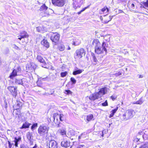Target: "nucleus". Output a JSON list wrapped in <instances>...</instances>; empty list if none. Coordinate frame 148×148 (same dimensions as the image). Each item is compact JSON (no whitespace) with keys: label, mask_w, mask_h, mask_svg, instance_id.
<instances>
[{"label":"nucleus","mask_w":148,"mask_h":148,"mask_svg":"<svg viewBox=\"0 0 148 148\" xmlns=\"http://www.w3.org/2000/svg\"><path fill=\"white\" fill-rule=\"evenodd\" d=\"M107 37V36H105L104 37V39H105V40H106V41H109L110 40V38H109V39H106V37Z\"/></svg>","instance_id":"62"},{"label":"nucleus","mask_w":148,"mask_h":148,"mask_svg":"<svg viewBox=\"0 0 148 148\" xmlns=\"http://www.w3.org/2000/svg\"><path fill=\"white\" fill-rule=\"evenodd\" d=\"M43 77H39L38 78V79H40L42 81L46 82H49L51 80L50 77L49 76H47L46 77H44V76H43Z\"/></svg>","instance_id":"19"},{"label":"nucleus","mask_w":148,"mask_h":148,"mask_svg":"<svg viewBox=\"0 0 148 148\" xmlns=\"http://www.w3.org/2000/svg\"><path fill=\"white\" fill-rule=\"evenodd\" d=\"M140 8H145V6L144 5L143 6V3H141H141H140Z\"/></svg>","instance_id":"57"},{"label":"nucleus","mask_w":148,"mask_h":148,"mask_svg":"<svg viewBox=\"0 0 148 148\" xmlns=\"http://www.w3.org/2000/svg\"><path fill=\"white\" fill-rule=\"evenodd\" d=\"M143 101L142 100V98H140L138 101H136L135 103H134L138 104H141L143 103Z\"/></svg>","instance_id":"34"},{"label":"nucleus","mask_w":148,"mask_h":148,"mask_svg":"<svg viewBox=\"0 0 148 148\" xmlns=\"http://www.w3.org/2000/svg\"><path fill=\"white\" fill-rule=\"evenodd\" d=\"M58 49L60 51H63L65 49V46L63 44H60L58 46Z\"/></svg>","instance_id":"30"},{"label":"nucleus","mask_w":148,"mask_h":148,"mask_svg":"<svg viewBox=\"0 0 148 148\" xmlns=\"http://www.w3.org/2000/svg\"><path fill=\"white\" fill-rule=\"evenodd\" d=\"M22 105V103L20 101H17L16 103L13 106V107L15 110H18Z\"/></svg>","instance_id":"16"},{"label":"nucleus","mask_w":148,"mask_h":148,"mask_svg":"<svg viewBox=\"0 0 148 148\" xmlns=\"http://www.w3.org/2000/svg\"><path fill=\"white\" fill-rule=\"evenodd\" d=\"M59 119L60 121H62L64 119V115L62 114H60L59 115Z\"/></svg>","instance_id":"39"},{"label":"nucleus","mask_w":148,"mask_h":148,"mask_svg":"<svg viewBox=\"0 0 148 148\" xmlns=\"http://www.w3.org/2000/svg\"><path fill=\"white\" fill-rule=\"evenodd\" d=\"M26 137L28 141L33 139L32 134L30 132H28L27 133Z\"/></svg>","instance_id":"25"},{"label":"nucleus","mask_w":148,"mask_h":148,"mask_svg":"<svg viewBox=\"0 0 148 148\" xmlns=\"http://www.w3.org/2000/svg\"><path fill=\"white\" fill-rule=\"evenodd\" d=\"M58 127H61V128H63V127H65V126L62 123H60L58 125Z\"/></svg>","instance_id":"42"},{"label":"nucleus","mask_w":148,"mask_h":148,"mask_svg":"<svg viewBox=\"0 0 148 148\" xmlns=\"http://www.w3.org/2000/svg\"><path fill=\"white\" fill-rule=\"evenodd\" d=\"M13 114L15 118H19L21 116L20 112L19 111H18L17 110H15L14 111Z\"/></svg>","instance_id":"20"},{"label":"nucleus","mask_w":148,"mask_h":148,"mask_svg":"<svg viewBox=\"0 0 148 148\" xmlns=\"http://www.w3.org/2000/svg\"><path fill=\"white\" fill-rule=\"evenodd\" d=\"M73 5L75 9L80 8L83 2V0H73Z\"/></svg>","instance_id":"10"},{"label":"nucleus","mask_w":148,"mask_h":148,"mask_svg":"<svg viewBox=\"0 0 148 148\" xmlns=\"http://www.w3.org/2000/svg\"><path fill=\"white\" fill-rule=\"evenodd\" d=\"M143 133L142 131H140L138 133V134L140 135L142 134Z\"/></svg>","instance_id":"64"},{"label":"nucleus","mask_w":148,"mask_h":148,"mask_svg":"<svg viewBox=\"0 0 148 148\" xmlns=\"http://www.w3.org/2000/svg\"><path fill=\"white\" fill-rule=\"evenodd\" d=\"M49 148H58V145L57 143L54 140H51L49 142Z\"/></svg>","instance_id":"11"},{"label":"nucleus","mask_w":148,"mask_h":148,"mask_svg":"<svg viewBox=\"0 0 148 148\" xmlns=\"http://www.w3.org/2000/svg\"><path fill=\"white\" fill-rule=\"evenodd\" d=\"M48 7L45 4H43L42 5L40 9V11H45L47 10Z\"/></svg>","instance_id":"27"},{"label":"nucleus","mask_w":148,"mask_h":148,"mask_svg":"<svg viewBox=\"0 0 148 148\" xmlns=\"http://www.w3.org/2000/svg\"><path fill=\"white\" fill-rule=\"evenodd\" d=\"M87 135L86 132H84L82 133L80 136H79L78 139L80 141V140L82 139H84L85 138Z\"/></svg>","instance_id":"24"},{"label":"nucleus","mask_w":148,"mask_h":148,"mask_svg":"<svg viewBox=\"0 0 148 148\" xmlns=\"http://www.w3.org/2000/svg\"><path fill=\"white\" fill-rule=\"evenodd\" d=\"M75 54L76 55L74 56V58L75 59L81 58L82 57L83 55H85V50L83 48L77 49L76 51Z\"/></svg>","instance_id":"6"},{"label":"nucleus","mask_w":148,"mask_h":148,"mask_svg":"<svg viewBox=\"0 0 148 148\" xmlns=\"http://www.w3.org/2000/svg\"><path fill=\"white\" fill-rule=\"evenodd\" d=\"M104 132H105V131L103 130L102 132H99V133H98V134H99V135H101V136L102 137H103L104 136Z\"/></svg>","instance_id":"46"},{"label":"nucleus","mask_w":148,"mask_h":148,"mask_svg":"<svg viewBox=\"0 0 148 148\" xmlns=\"http://www.w3.org/2000/svg\"><path fill=\"white\" fill-rule=\"evenodd\" d=\"M29 142V144L30 145H32L33 144V139L32 140H30L28 141Z\"/></svg>","instance_id":"56"},{"label":"nucleus","mask_w":148,"mask_h":148,"mask_svg":"<svg viewBox=\"0 0 148 148\" xmlns=\"http://www.w3.org/2000/svg\"><path fill=\"white\" fill-rule=\"evenodd\" d=\"M36 30L38 32H40L41 30V28L40 27H37Z\"/></svg>","instance_id":"55"},{"label":"nucleus","mask_w":148,"mask_h":148,"mask_svg":"<svg viewBox=\"0 0 148 148\" xmlns=\"http://www.w3.org/2000/svg\"><path fill=\"white\" fill-rule=\"evenodd\" d=\"M58 132L62 136H66V131L65 127L61 128L58 130Z\"/></svg>","instance_id":"18"},{"label":"nucleus","mask_w":148,"mask_h":148,"mask_svg":"<svg viewBox=\"0 0 148 148\" xmlns=\"http://www.w3.org/2000/svg\"><path fill=\"white\" fill-rule=\"evenodd\" d=\"M67 74V72L66 71L61 72L60 74L61 76L62 77H65Z\"/></svg>","instance_id":"36"},{"label":"nucleus","mask_w":148,"mask_h":148,"mask_svg":"<svg viewBox=\"0 0 148 148\" xmlns=\"http://www.w3.org/2000/svg\"><path fill=\"white\" fill-rule=\"evenodd\" d=\"M100 95L97 92L90 95L89 97V99L91 101H94L100 98Z\"/></svg>","instance_id":"12"},{"label":"nucleus","mask_w":148,"mask_h":148,"mask_svg":"<svg viewBox=\"0 0 148 148\" xmlns=\"http://www.w3.org/2000/svg\"><path fill=\"white\" fill-rule=\"evenodd\" d=\"M13 142L14 143V145L15 147H18V144L20 142H21V137L20 136H18L14 137Z\"/></svg>","instance_id":"13"},{"label":"nucleus","mask_w":148,"mask_h":148,"mask_svg":"<svg viewBox=\"0 0 148 148\" xmlns=\"http://www.w3.org/2000/svg\"><path fill=\"white\" fill-rule=\"evenodd\" d=\"M106 10H107V12L109 11V9L106 7H104L101 9V11L103 12H105Z\"/></svg>","instance_id":"48"},{"label":"nucleus","mask_w":148,"mask_h":148,"mask_svg":"<svg viewBox=\"0 0 148 148\" xmlns=\"http://www.w3.org/2000/svg\"><path fill=\"white\" fill-rule=\"evenodd\" d=\"M118 107H116V108L114 109V110H112L111 112L112 113L114 114L116 113V112L117 110H118Z\"/></svg>","instance_id":"45"},{"label":"nucleus","mask_w":148,"mask_h":148,"mask_svg":"<svg viewBox=\"0 0 148 148\" xmlns=\"http://www.w3.org/2000/svg\"><path fill=\"white\" fill-rule=\"evenodd\" d=\"M49 127L44 125H40L38 129V133L41 136H43L48 133Z\"/></svg>","instance_id":"5"},{"label":"nucleus","mask_w":148,"mask_h":148,"mask_svg":"<svg viewBox=\"0 0 148 148\" xmlns=\"http://www.w3.org/2000/svg\"><path fill=\"white\" fill-rule=\"evenodd\" d=\"M44 95H52V93H51L50 94L48 93H45V94H44Z\"/></svg>","instance_id":"63"},{"label":"nucleus","mask_w":148,"mask_h":148,"mask_svg":"<svg viewBox=\"0 0 148 148\" xmlns=\"http://www.w3.org/2000/svg\"><path fill=\"white\" fill-rule=\"evenodd\" d=\"M38 124L37 123H35L33 124L31 127V129L32 130H33L35 129L37 127Z\"/></svg>","instance_id":"35"},{"label":"nucleus","mask_w":148,"mask_h":148,"mask_svg":"<svg viewBox=\"0 0 148 148\" xmlns=\"http://www.w3.org/2000/svg\"><path fill=\"white\" fill-rule=\"evenodd\" d=\"M78 133H79L78 132L75 131L73 129H71L69 130L68 133V134L69 135V136H73L76 135L77 136Z\"/></svg>","instance_id":"17"},{"label":"nucleus","mask_w":148,"mask_h":148,"mask_svg":"<svg viewBox=\"0 0 148 148\" xmlns=\"http://www.w3.org/2000/svg\"><path fill=\"white\" fill-rule=\"evenodd\" d=\"M89 6H88L87 7H85L84 8H83L82 10H81L79 12L77 13V14H81V13L84 11L87 8H88L89 7Z\"/></svg>","instance_id":"41"},{"label":"nucleus","mask_w":148,"mask_h":148,"mask_svg":"<svg viewBox=\"0 0 148 148\" xmlns=\"http://www.w3.org/2000/svg\"><path fill=\"white\" fill-rule=\"evenodd\" d=\"M13 47L16 49L20 50L19 48L17 46L15 45H13Z\"/></svg>","instance_id":"53"},{"label":"nucleus","mask_w":148,"mask_h":148,"mask_svg":"<svg viewBox=\"0 0 148 148\" xmlns=\"http://www.w3.org/2000/svg\"><path fill=\"white\" fill-rule=\"evenodd\" d=\"M15 83L16 84L23 85V83L22 79L16 78L15 79Z\"/></svg>","instance_id":"22"},{"label":"nucleus","mask_w":148,"mask_h":148,"mask_svg":"<svg viewBox=\"0 0 148 148\" xmlns=\"http://www.w3.org/2000/svg\"><path fill=\"white\" fill-rule=\"evenodd\" d=\"M76 148H85V147L84 145H78Z\"/></svg>","instance_id":"54"},{"label":"nucleus","mask_w":148,"mask_h":148,"mask_svg":"<svg viewBox=\"0 0 148 148\" xmlns=\"http://www.w3.org/2000/svg\"><path fill=\"white\" fill-rule=\"evenodd\" d=\"M131 7L132 8H134L135 5L134 3H132L131 5Z\"/></svg>","instance_id":"60"},{"label":"nucleus","mask_w":148,"mask_h":148,"mask_svg":"<svg viewBox=\"0 0 148 148\" xmlns=\"http://www.w3.org/2000/svg\"><path fill=\"white\" fill-rule=\"evenodd\" d=\"M61 145L62 147L67 148L69 147L70 145V142L69 140H64L61 142Z\"/></svg>","instance_id":"14"},{"label":"nucleus","mask_w":148,"mask_h":148,"mask_svg":"<svg viewBox=\"0 0 148 148\" xmlns=\"http://www.w3.org/2000/svg\"><path fill=\"white\" fill-rule=\"evenodd\" d=\"M84 71L82 69H77L73 71V75H76L77 74H80Z\"/></svg>","instance_id":"26"},{"label":"nucleus","mask_w":148,"mask_h":148,"mask_svg":"<svg viewBox=\"0 0 148 148\" xmlns=\"http://www.w3.org/2000/svg\"><path fill=\"white\" fill-rule=\"evenodd\" d=\"M121 74H122V73L121 72H117L116 73H115V74L114 75L116 76H119L121 75Z\"/></svg>","instance_id":"51"},{"label":"nucleus","mask_w":148,"mask_h":148,"mask_svg":"<svg viewBox=\"0 0 148 148\" xmlns=\"http://www.w3.org/2000/svg\"><path fill=\"white\" fill-rule=\"evenodd\" d=\"M7 89L10 92L12 95L14 97H16L17 94V88L14 86H9Z\"/></svg>","instance_id":"8"},{"label":"nucleus","mask_w":148,"mask_h":148,"mask_svg":"<svg viewBox=\"0 0 148 148\" xmlns=\"http://www.w3.org/2000/svg\"><path fill=\"white\" fill-rule=\"evenodd\" d=\"M92 60H93L94 63L95 64H96L97 63V62L98 61L96 58L95 55L93 54L92 55Z\"/></svg>","instance_id":"31"},{"label":"nucleus","mask_w":148,"mask_h":148,"mask_svg":"<svg viewBox=\"0 0 148 148\" xmlns=\"http://www.w3.org/2000/svg\"><path fill=\"white\" fill-rule=\"evenodd\" d=\"M21 35L20 36H22L23 38H27L29 36V35L25 31L21 32H20Z\"/></svg>","instance_id":"23"},{"label":"nucleus","mask_w":148,"mask_h":148,"mask_svg":"<svg viewBox=\"0 0 148 148\" xmlns=\"http://www.w3.org/2000/svg\"><path fill=\"white\" fill-rule=\"evenodd\" d=\"M102 105L103 106H108V103L107 100H106L105 102L102 103Z\"/></svg>","instance_id":"47"},{"label":"nucleus","mask_w":148,"mask_h":148,"mask_svg":"<svg viewBox=\"0 0 148 148\" xmlns=\"http://www.w3.org/2000/svg\"><path fill=\"white\" fill-rule=\"evenodd\" d=\"M20 148H29L28 146L24 144H21L20 145Z\"/></svg>","instance_id":"44"},{"label":"nucleus","mask_w":148,"mask_h":148,"mask_svg":"<svg viewBox=\"0 0 148 148\" xmlns=\"http://www.w3.org/2000/svg\"><path fill=\"white\" fill-rule=\"evenodd\" d=\"M21 69L20 66H15L9 77L13 79L15 77L21 74Z\"/></svg>","instance_id":"4"},{"label":"nucleus","mask_w":148,"mask_h":148,"mask_svg":"<svg viewBox=\"0 0 148 148\" xmlns=\"http://www.w3.org/2000/svg\"><path fill=\"white\" fill-rule=\"evenodd\" d=\"M41 44L45 47L47 48H48L49 47V43L46 40L43 39L41 42Z\"/></svg>","instance_id":"21"},{"label":"nucleus","mask_w":148,"mask_h":148,"mask_svg":"<svg viewBox=\"0 0 148 148\" xmlns=\"http://www.w3.org/2000/svg\"><path fill=\"white\" fill-rule=\"evenodd\" d=\"M140 140V138H135L134 140L136 141V142H138V141H139V140Z\"/></svg>","instance_id":"58"},{"label":"nucleus","mask_w":148,"mask_h":148,"mask_svg":"<svg viewBox=\"0 0 148 148\" xmlns=\"http://www.w3.org/2000/svg\"><path fill=\"white\" fill-rule=\"evenodd\" d=\"M52 9L49 8L47 10H46L45 11L44 13V16H47L50 15V13L52 12Z\"/></svg>","instance_id":"28"},{"label":"nucleus","mask_w":148,"mask_h":148,"mask_svg":"<svg viewBox=\"0 0 148 148\" xmlns=\"http://www.w3.org/2000/svg\"><path fill=\"white\" fill-rule=\"evenodd\" d=\"M141 3L143 4L145 6L148 8V0H147L146 2H141Z\"/></svg>","instance_id":"40"},{"label":"nucleus","mask_w":148,"mask_h":148,"mask_svg":"<svg viewBox=\"0 0 148 148\" xmlns=\"http://www.w3.org/2000/svg\"><path fill=\"white\" fill-rule=\"evenodd\" d=\"M30 125V124L29 123L27 122H25V123H24L22 126L21 127V128H27L29 127V125Z\"/></svg>","instance_id":"29"},{"label":"nucleus","mask_w":148,"mask_h":148,"mask_svg":"<svg viewBox=\"0 0 148 148\" xmlns=\"http://www.w3.org/2000/svg\"><path fill=\"white\" fill-rule=\"evenodd\" d=\"M66 93L67 95L71 94L72 92L69 90H65Z\"/></svg>","instance_id":"50"},{"label":"nucleus","mask_w":148,"mask_h":148,"mask_svg":"<svg viewBox=\"0 0 148 148\" xmlns=\"http://www.w3.org/2000/svg\"><path fill=\"white\" fill-rule=\"evenodd\" d=\"M110 98L113 101H114L117 98V96L115 95H112L111 96Z\"/></svg>","instance_id":"52"},{"label":"nucleus","mask_w":148,"mask_h":148,"mask_svg":"<svg viewBox=\"0 0 148 148\" xmlns=\"http://www.w3.org/2000/svg\"><path fill=\"white\" fill-rule=\"evenodd\" d=\"M109 16V20L108 21H106L104 22L105 24H106L107 23H108V22L111 21V20L112 19V18H113V16Z\"/></svg>","instance_id":"43"},{"label":"nucleus","mask_w":148,"mask_h":148,"mask_svg":"<svg viewBox=\"0 0 148 148\" xmlns=\"http://www.w3.org/2000/svg\"><path fill=\"white\" fill-rule=\"evenodd\" d=\"M141 148H148V146L147 144H145L140 147Z\"/></svg>","instance_id":"49"},{"label":"nucleus","mask_w":148,"mask_h":148,"mask_svg":"<svg viewBox=\"0 0 148 148\" xmlns=\"http://www.w3.org/2000/svg\"><path fill=\"white\" fill-rule=\"evenodd\" d=\"M135 114V112L132 109L128 110L123 115L121 119L123 121H127L132 118Z\"/></svg>","instance_id":"2"},{"label":"nucleus","mask_w":148,"mask_h":148,"mask_svg":"<svg viewBox=\"0 0 148 148\" xmlns=\"http://www.w3.org/2000/svg\"><path fill=\"white\" fill-rule=\"evenodd\" d=\"M49 36H50V39L53 44L55 45H58L60 39V35L57 33L50 32Z\"/></svg>","instance_id":"3"},{"label":"nucleus","mask_w":148,"mask_h":148,"mask_svg":"<svg viewBox=\"0 0 148 148\" xmlns=\"http://www.w3.org/2000/svg\"><path fill=\"white\" fill-rule=\"evenodd\" d=\"M36 59L38 61L42 63L41 66L44 68H46L47 64L42 57L40 55H38L36 57Z\"/></svg>","instance_id":"9"},{"label":"nucleus","mask_w":148,"mask_h":148,"mask_svg":"<svg viewBox=\"0 0 148 148\" xmlns=\"http://www.w3.org/2000/svg\"><path fill=\"white\" fill-rule=\"evenodd\" d=\"M3 107L5 108L6 109L8 107V103L7 102L6 100H4V104L3 106Z\"/></svg>","instance_id":"37"},{"label":"nucleus","mask_w":148,"mask_h":148,"mask_svg":"<svg viewBox=\"0 0 148 148\" xmlns=\"http://www.w3.org/2000/svg\"><path fill=\"white\" fill-rule=\"evenodd\" d=\"M73 45L75 46H77L79 45V44H77L75 42H73Z\"/></svg>","instance_id":"59"},{"label":"nucleus","mask_w":148,"mask_h":148,"mask_svg":"<svg viewBox=\"0 0 148 148\" xmlns=\"http://www.w3.org/2000/svg\"><path fill=\"white\" fill-rule=\"evenodd\" d=\"M114 114H113L112 113H111L110 114L109 117L110 118H111L114 115Z\"/></svg>","instance_id":"61"},{"label":"nucleus","mask_w":148,"mask_h":148,"mask_svg":"<svg viewBox=\"0 0 148 148\" xmlns=\"http://www.w3.org/2000/svg\"><path fill=\"white\" fill-rule=\"evenodd\" d=\"M52 4L56 6L62 7L65 4V0H51Z\"/></svg>","instance_id":"7"},{"label":"nucleus","mask_w":148,"mask_h":148,"mask_svg":"<svg viewBox=\"0 0 148 148\" xmlns=\"http://www.w3.org/2000/svg\"><path fill=\"white\" fill-rule=\"evenodd\" d=\"M107 92V88L106 87H104L101 88L100 89L99 91L97 92L99 95H100V97L102 96L105 94Z\"/></svg>","instance_id":"15"},{"label":"nucleus","mask_w":148,"mask_h":148,"mask_svg":"<svg viewBox=\"0 0 148 148\" xmlns=\"http://www.w3.org/2000/svg\"><path fill=\"white\" fill-rule=\"evenodd\" d=\"M92 45L95 47V52L97 54H103L104 55H106L107 52L106 47H108V44L103 42L101 44L99 40L97 39L94 40L92 42Z\"/></svg>","instance_id":"1"},{"label":"nucleus","mask_w":148,"mask_h":148,"mask_svg":"<svg viewBox=\"0 0 148 148\" xmlns=\"http://www.w3.org/2000/svg\"><path fill=\"white\" fill-rule=\"evenodd\" d=\"M8 143L9 148H14V144L13 143H11L9 141H8Z\"/></svg>","instance_id":"33"},{"label":"nucleus","mask_w":148,"mask_h":148,"mask_svg":"<svg viewBox=\"0 0 148 148\" xmlns=\"http://www.w3.org/2000/svg\"><path fill=\"white\" fill-rule=\"evenodd\" d=\"M70 80L73 84H75L76 83V81L74 77H71L70 79Z\"/></svg>","instance_id":"38"},{"label":"nucleus","mask_w":148,"mask_h":148,"mask_svg":"<svg viewBox=\"0 0 148 148\" xmlns=\"http://www.w3.org/2000/svg\"><path fill=\"white\" fill-rule=\"evenodd\" d=\"M93 116L92 114H91L89 115H88L87 116L86 118V120L88 121H90L93 118Z\"/></svg>","instance_id":"32"}]
</instances>
